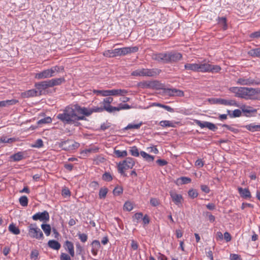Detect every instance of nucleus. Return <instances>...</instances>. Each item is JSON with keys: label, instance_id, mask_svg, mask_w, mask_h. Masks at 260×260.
Wrapping results in <instances>:
<instances>
[{"label": "nucleus", "instance_id": "f257e3e1", "mask_svg": "<svg viewBox=\"0 0 260 260\" xmlns=\"http://www.w3.org/2000/svg\"><path fill=\"white\" fill-rule=\"evenodd\" d=\"M230 90L237 97L245 99H252L255 95L260 94V89L242 87H232Z\"/></svg>", "mask_w": 260, "mask_h": 260}, {"label": "nucleus", "instance_id": "f03ea898", "mask_svg": "<svg viewBox=\"0 0 260 260\" xmlns=\"http://www.w3.org/2000/svg\"><path fill=\"white\" fill-rule=\"evenodd\" d=\"M75 107L67 106L62 111V113L57 115V118L64 124L74 123V117H76Z\"/></svg>", "mask_w": 260, "mask_h": 260}, {"label": "nucleus", "instance_id": "7ed1b4c3", "mask_svg": "<svg viewBox=\"0 0 260 260\" xmlns=\"http://www.w3.org/2000/svg\"><path fill=\"white\" fill-rule=\"evenodd\" d=\"M138 50V47H129L121 48L115 49L114 50H108L105 51L104 55L108 57H114L118 56L125 55L127 54L136 52Z\"/></svg>", "mask_w": 260, "mask_h": 260}, {"label": "nucleus", "instance_id": "20e7f679", "mask_svg": "<svg viewBox=\"0 0 260 260\" xmlns=\"http://www.w3.org/2000/svg\"><path fill=\"white\" fill-rule=\"evenodd\" d=\"M135 165V161L133 158L127 157L125 160L120 162L118 165V172L123 176H126L124 171L129 169H132Z\"/></svg>", "mask_w": 260, "mask_h": 260}, {"label": "nucleus", "instance_id": "39448f33", "mask_svg": "<svg viewBox=\"0 0 260 260\" xmlns=\"http://www.w3.org/2000/svg\"><path fill=\"white\" fill-rule=\"evenodd\" d=\"M28 236L31 238L37 240H42L44 235L42 231L37 226L36 223L30 224L28 227Z\"/></svg>", "mask_w": 260, "mask_h": 260}, {"label": "nucleus", "instance_id": "423d86ee", "mask_svg": "<svg viewBox=\"0 0 260 260\" xmlns=\"http://www.w3.org/2000/svg\"><path fill=\"white\" fill-rule=\"evenodd\" d=\"M159 73L157 69H140L133 71L131 75L134 76L153 77L158 75Z\"/></svg>", "mask_w": 260, "mask_h": 260}, {"label": "nucleus", "instance_id": "0eeeda50", "mask_svg": "<svg viewBox=\"0 0 260 260\" xmlns=\"http://www.w3.org/2000/svg\"><path fill=\"white\" fill-rule=\"evenodd\" d=\"M220 70L221 68L217 65H211L206 63H199L198 72L216 73L218 72Z\"/></svg>", "mask_w": 260, "mask_h": 260}, {"label": "nucleus", "instance_id": "6e6552de", "mask_svg": "<svg viewBox=\"0 0 260 260\" xmlns=\"http://www.w3.org/2000/svg\"><path fill=\"white\" fill-rule=\"evenodd\" d=\"M32 218L34 220H39L41 221L46 222L49 219V215L47 211H45L43 212H38L35 214Z\"/></svg>", "mask_w": 260, "mask_h": 260}, {"label": "nucleus", "instance_id": "1a4fd4ad", "mask_svg": "<svg viewBox=\"0 0 260 260\" xmlns=\"http://www.w3.org/2000/svg\"><path fill=\"white\" fill-rule=\"evenodd\" d=\"M195 123L202 128L204 127H207L210 130H211L214 132L215 131L217 128V127L214 124L209 122H202L199 120H196Z\"/></svg>", "mask_w": 260, "mask_h": 260}, {"label": "nucleus", "instance_id": "9d476101", "mask_svg": "<svg viewBox=\"0 0 260 260\" xmlns=\"http://www.w3.org/2000/svg\"><path fill=\"white\" fill-rule=\"evenodd\" d=\"M237 83L241 85H252L259 84V83L256 82L254 80L251 78H246L245 77L239 78Z\"/></svg>", "mask_w": 260, "mask_h": 260}, {"label": "nucleus", "instance_id": "9b49d317", "mask_svg": "<svg viewBox=\"0 0 260 260\" xmlns=\"http://www.w3.org/2000/svg\"><path fill=\"white\" fill-rule=\"evenodd\" d=\"M170 195L172 198V201L176 205L180 206V205L182 204L183 200L182 195L177 194L173 191H170Z\"/></svg>", "mask_w": 260, "mask_h": 260}, {"label": "nucleus", "instance_id": "f8f14e48", "mask_svg": "<svg viewBox=\"0 0 260 260\" xmlns=\"http://www.w3.org/2000/svg\"><path fill=\"white\" fill-rule=\"evenodd\" d=\"M41 91H38L35 89H30L21 93V96L23 98H29L36 96L41 95Z\"/></svg>", "mask_w": 260, "mask_h": 260}, {"label": "nucleus", "instance_id": "ddd939ff", "mask_svg": "<svg viewBox=\"0 0 260 260\" xmlns=\"http://www.w3.org/2000/svg\"><path fill=\"white\" fill-rule=\"evenodd\" d=\"M91 114L93 112H98L100 113L103 112L104 110L111 113V106H106L105 105L104 106H101L100 107H94L91 108Z\"/></svg>", "mask_w": 260, "mask_h": 260}, {"label": "nucleus", "instance_id": "4468645a", "mask_svg": "<svg viewBox=\"0 0 260 260\" xmlns=\"http://www.w3.org/2000/svg\"><path fill=\"white\" fill-rule=\"evenodd\" d=\"M182 58V55L179 53H171L167 54V62H175Z\"/></svg>", "mask_w": 260, "mask_h": 260}, {"label": "nucleus", "instance_id": "2eb2a0df", "mask_svg": "<svg viewBox=\"0 0 260 260\" xmlns=\"http://www.w3.org/2000/svg\"><path fill=\"white\" fill-rule=\"evenodd\" d=\"M74 107H75V109L79 113L82 114L86 116H89L91 114V108L88 109L85 107L81 108L78 105H74Z\"/></svg>", "mask_w": 260, "mask_h": 260}, {"label": "nucleus", "instance_id": "dca6fc26", "mask_svg": "<svg viewBox=\"0 0 260 260\" xmlns=\"http://www.w3.org/2000/svg\"><path fill=\"white\" fill-rule=\"evenodd\" d=\"M35 87L40 91L45 90L47 88L50 87L49 80L43 81L35 84Z\"/></svg>", "mask_w": 260, "mask_h": 260}, {"label": "nucleus", "instance_id": "f3484780", "mask_svg": "<svg viewBox=\"0 0 260 260\" xmlns=\"http://www.w3.org/2000/svg\"><path fill=\"white\" fill-rule=\"evenodd\" d=\"M152 58L158 61H161L164 62H167V53H159L153 54Z\"/></svg>", "mask_w": 260, "mask_h": 260}, {"label": "nucleus", "instance_id": "a211bd4d", "mask_svg": "<svg viewBox=\"0 0 260 260\" xmlns=\"http://www.w3.org/2000/svg\"><path fill=\"white\" fill-rule=\"evenodd\" d=\"M167 92L168 93V94L170 96H184L183 91L177 89H168Z\"/></svg>", "mask_w": 260, "mask_h": 260}, {"label": "nucleus", "instance_id": "6ab92c4d", "mask_svg": "<svg viewBox=\"0 0 260 260\" xmlns=\"http://www.w3.org/2000/svg\"><path fill=\"white\" fill-rule=\"evenodd\" d=\"M50 75L48 69L43 71L42 72L37 73L35 75V78L38 79H42L44 78H50Z\"/></svg>", "mask_w": 260, "mask_h": 260}, {"label": "nucleus", "instance_id": "aec40b11", "mask_svg": "<svg viewBox=\"0 0 260 260\" xmlns=\"http://www.w3.org/2000/svg\"><path fill=\"white\" fill-rule=\"evenodd\" d=\"M127 91L124 89H112L108 90V96L109 95H123L127 93Z\"/></svg>", "mask_w": 260, "mask_h": 260}, {"label": "nucleus", "instance_id": "412c9836", "mask_svg": "<svg viewBox=\"0 0 260 260\" xmlns=\"http://www.w3.org/2000/svg\"><path fill=\"white\" fill-rule=\"evenodd\" d=\"M238 191L241 197L247 199L251 197L250 191L247 188L243 189L242 187H238Z\"/></svg>", "mask_w": 260, "mask_h": 260}, {"label": "nucleus", "instance_id": "4be33fe9", "mask_svg": "<svg viewBox=\"0 0 260 260\" xmlns=\"http://www.w3.org/2000/svg\"><path fill=\"white\" fill-rule=\"evenodd\" d=\"M65 80L64 78H55L51 80H49V82L50 87L54 86L59 85L62 82H64Z\"/></svg>", "mask_w": 260, "mask_h": 260}, {"label": "nucleus", "instance_id": "5701e85b", "mask_svg": "<svg viewBox=\"0 0 260 260\" xmlns=\"http://www.w3.org/2000/svg\"><path fill=\"white\" fill-rule=\"evenodd\" d=\"M157 84L156 82H140L139 84V86L145 88H153Z\"/></svg>", "mask_w": 260, "mask_h": 260}, {"label": "nucleus", "instance_id": "b1692460", "mask_svg": "<svg viewBox=\"0 0 260 260\" xmlns=\"http://www.w3.org/2000/svg\"><path fill=\"white\" fill-rule=\"evenodd\" d=\"M59 146L63 149L65 150H72L71 146V140H67L65 141L61 142L59 144Z\"/></svg>", "mask_w": 260, "mask_h": 260}, {"label": "nucleus", "instance_id": "393cba45", "mask_svg": "<svg viewBox=\"0 0 260 260\" xmlns=\"http://www.w3.org/2000/svg\"><path fill=\"white\" fill-rule=\"evenodd\" d=\"M184 67L186 70L198 72L199 63H186Z\"/></svg>", "mask_w": 260, "mask_h": 260}, {"label": "nucleus", "instance_id": "a878e982", "mask_svg": "<svg viewBox=\"0 0 260 260\" xmlns=\"http://www.w3.org/2000/svg\"><path fill=\"white\" fill-rule=\"evenodd\" d=\"M48 245L49 247L55 250H58L60 248V244L58 242L55 240H49Z\"/></svg>", "mask_w": 260, "mask_h": 260}, {"label": "nucleus", "instance_id": "bb28decb", "mask_svg": "<svg viewBox=\"0 0 260 260\" xmlns=\"http://www.w3.org/2000/svg\"><path fill=\"white\" fill-rule=\"evenodd\" d=\"M223 105H229V106H237L236 102L235 100H227L225 99H220L219 104Z\"/></svg>", "mask_w": 260, "mask_h": 260}, {"label": "nucleus", "instance_id": "cd10ccee", "mask_svg": "<svg viewBox=\"0 0 260 260\" xmlns=\"http://www.w3.org/2000/svg\"><path fill=\"white\" fill-rule=\"evenodd\" d=\"M131 108V106L127 104H120L119 105V106L117 107L111 106V110H112V112H113L115 111H119L121 110L129 109Z\"/></svg>", "mask_w": 260, "mask_h": 260}, {"label": "nucleus", "instance_id": "c85d7f7f", "mask_svg": "<svg viewBox=\"0 0 260 260\" xmlns=\"http://www.w3.org/2000/svg\"><path fill=\"white\" fill-rule=\"evenodd\" d=\"M248 54L252 57L260 58V47L251 49L248 52Z\"/></svg>", "mask_w": 260, "mask_h": 260}, {"label": "nucleus", "instance_id": "c756f323", "mask_svg": "<svg viewBox=\"0 0 260 260\" xmlns=\"http://www.w3.org/2000/svg\"><path fill=\"white\" fill-rule=\"evenodd\" d=\"M18 102L16 100H6L0 102V107H6L8 105H14Z\"/></svg>", "mask_w": 260, "mask_h": 260}, {"label": "nucleus", "instance_id": "7c9ffc66", "mask_svg": "<svg viewBox=\"0 0 260 260\" xmlns=\"http://www.w3.org/2000/svg\"><path fill=\"white\" fill-rule=\"evenodd\" d=\"M66 246L68 249L69 252L72 256H74V249L73 243L71 242L67 241L66 242Z\"/></svg>", "mask_w": 260, "mask_h": 260}, {"label": "nucleus", "instance_id": "2f4dec72", "mask_svg": "<svg viewBox=\"0 0 260 260\" xmlns=\"http://www.w3.org/2000/svg\"><path fill=\"white\" fill-rule=\"evenodd\" d=\"M241 109L243 112L246 113H255L256 112V110L255 109H254L251 107L246 106L245 105L242 106L241 107Z\"/></svg>", "mask_w": 260, "mask_h": 260}, {"label": "nucleus", "instance_id": "473e14b6", "mask_svg": "<svg viewBox=\"0 0 260 260\" xmlns=\"http://www.w3.org/2000/svg\"><path fill=\"white\" fill-rule=\"evenodd\" d=\"M245 127L248 130L252 132L260 131V125H255L254 124H250L245 126Z\"/></svg>", "mask_w": 260, "mask_h": 260}, {"label": "nucleus", "instance_id": "72a5a7b5", "mask_svg": "<svg viewBox=\"0 0 260 260\" xmlns=\"http://www.w3.org/2000/svg\"><path fill=\"white\" fill-rule=\"evenodd\" d=\"M9 231L14 235H18L20 234V230L14 224H10L9 226Z\"/></svg>", "mask_w": 260, "mask_h": 260}, {"label": "nucleus", "instance_id": "f704fd0d", "mask_svg": "<svg viewBox=\"0 0 260 260\" xmlns=\"http://www.w3.org/2000/svg\"><path fill=\"white\" fill-rule=\"evenodd\" d=\"M41 228L43 231L44 232L45 235L47 236H48L50 235L51 233V226L49 224H42L41 225Z\"/></svg>", "mask_w": 260, "mask_h": 260}, {"label": "nucleus", "instance_id": "c9c22d12", "mask_svg": "<svg viewBox=\"0 0 260 260\" xmlns=\"http://www.w3.org/2000/svg\"><path fill=\"white\" fill-rule=\"evenodd\" d=\"M140 154L144 158L149 162L152 161L154 160V157L153 156L147 154L144 151H141Z\"/></svg>", "mask_w": 260, "mask_h": 260}, {"label": "nucleus", "instance_id": "e433bc0d", "mask_svg": "<svg viewBox=\"0 0 260 260\" xmlns=\"http://www.w3.org/2000/svg\"><path fill=\"white\" fill-rule=\"evenodd\" d=\"M142 125V122H140L138 124H129L124 128V129H139Z\"/></svg>", "mask_w": 260, "mask_h": 260}, {"label": "nucleus", "instance_id": "4c0bfd02", "mask_svg": "<svg viewBox=\"0 0 260 260\" xmlns=\"http://www.w3.org/2000/svg\"><path fill=\"white\" fill-rule=\"evenodd\" d=\"M159 125L162 127H174V123L169 120H163L159 122Z\"/></svg>", "mask_w": 260, "mask_h": 260}, {"label": "nucleus", "instance_id": "58836bf2", "mask_svg": "<svg viewBox=\"0 0 260 260\" xmlns=\"http://www.w3.org/2000/svg\"><path fill=\"white\" fill-rule=\"evenodd\" d=\"M11 158L14 161H19L23 159V155L22 152H19L12 155Z\"/></svg>", "mask_w": 260, "mask_h": 260}, {"label": "nucleus", "instance_id": "ea45409f", "mask_svg": "<svg viewBox=\"0 0 260 260\" xmlns=\"http://www.w3.org/2000/svg\"><path fill=\"white\" fill-rule=\"evenodd\" d=\"M218 23L220 25L223 30H225L227 28L226 18L225 17L219 18L218 20Z\"/></svg>", "mask_w": 260, "mask_h": 260}, {"label": "nucleus", "instance_id": "a19ab883", "mask_svg": "<svg viewBox=\"0 0 260 260\" xmlns=\"http://www.w3.org/2000/svg\"><path fill=\"white\" fill-rule=\"evenodd\" d=\"M99 148L96 147H91L83 151V154H87L88 153H96L98 151Z\"/></svg>", "mask_w": 260, "mask_h": 260}, {"label": "nucleus", "instance_id": "79ce46f5", "mask_svg": "<svg viewBox=\"0 0 260 260\" xmlns=\"http://www.w3.org/2000/svg\"><path fill=\"white\" fill-rule=\"evenodd\" d=\"M108 192V189L107 188H101L99 192V198L100 199H104Z\"/></svg>", "mask_w": 260, "mask_h": 260}, {"label": "nucleus", "instance_id": "37998d69", "mask_svg": "<svg viewBox=\"0 0 260 260\" xmlns=\"http://www.w3.org/2000/svg\"><path fill=\"white\" fill-rule=\"evenodd\" d=\"M114 153L116 155V156L118 157H122L127 156V153L125 150L120 151L119 150H115Z\"/></svg>", "mask_w": 260, "mask_h": 260}, {"label": "nucleus", "instance_id": "c03bdc74", "mask_svg": "<svg viewBox=\"0 0 260 260\" xmlns=\"http://www.w3.org/2000/svg\"><path fill=\"white\" fill-rule=\"evenodd\" d=\"M113 99L111 97L106 98L104 99L103 101L101 103V104L103 106L105 105L111 106L110 104L113 102Z\"/></svg>", "mask_w": 260, "mask_h": 260}, {"label": "nucleus", "instance_id": "a18cd8bd", "mask_svg": "<svg viewBox=\"0 0 260 260\" xmlns=\"http://www.w3.org/2000/svg\"><path fill=\"white\" fill-rule=\"evenodd\" d=\"M15 141L14 138H7L6 137H2L0 139V143H11Z\"/></svg>", "mask_w": 260, "mask_h": 260}, {"label": "nucleus", "instance_id": "49530a36", "mask_svg": "<svg viewBox=\"0 0 260 260\" xmlns=\"http://www.w3.org/2000/svg\"><path fill=\"white\" fill-rule=\"evenodd\" d=\"M19 203L22 206H26L28 204V199L26 196H22L19 198Z\"/></svg>", "mask_w": 260, "mask_h": 260}, {"label": "nucleus", "instance_id": "de8ad7c7", "mask_svg": "<svg viewBox=\"0 0 260 260\" xmlns=\"http://www.w3.org/2000/svg\"><path fill=\"white\" fill-rule=\"evenodd\" d=\"M130 152L131 154L134 156H138L139 155L138 149L136 146H133L131 147L130 149Z\"/></svg>", "mask_w": 260, "mask_h": 260}, {"label": "nucleus", "instance_id": "09e8293b", "mask_svg": "<svg viewBox=\"0 0 260 260\" xmlns=\"http://www.w3.org/2000/svg\"><path fill=\"white\" fill-rule=\"evenodd\" d=\"M93 92L97 94H101L104 96H108V90H94Z\"/></svg>", "mask_w": 260, "mask_h": 260}, {"label": "nucleus", "instance_id": "8fccbe9b", "mask_svg": "<svg viewBox=\"0 0 260 260\" xmlns=\"http://www.w3.org/2000/svg\"><path fill=\"white\" fill-rule=\"evenodd\" d=\"M133 208L132 204L129 202H126L124 205L123 209L125 210L130 211Z\"/></svg>", "mask_w": 260, "mask_h": 260}, {"label": "nucleus", "instance_id": "3c124183", "mask_svg": "<svg viewBox=\"0 0 260 260\" xmlns=\"http://www.w3.org/2000/svg\"><path fill=\"white\" fill-rule=\"evenodd\" d=\"M181 181V184H187L191 182V179L188 177H181L180 179H178V181Z\"/></svg>", "mask_w": 260, "mask_h": 260}, {"label": "nucleus", "instance_id": "603ef678", "mask_svg": "<svg viewBox=\"0 0 260 260\" xmlns=\"http://www.w3.org/2000/svg\"><path fill=\"white\" fill-rule=\"evenodd\" d=\"M51 121H52L51 118L50 117H46L45 118L40 120L38 122V123L39 124H42V123H50L51 122Z\"/></svg>", "mask_w": 260, "mask_h": 260}, {"label": "nucleus", "instance_id": "864d4df0", "mask_svg": "<svg viewBox=\"0 0 260 260\" xmlns=\"http://www.w3.org/2000/svg\"><path fill=\"white\" fill-rule=\"evenodd\" d=\"M188 196L193 199L196 198L198 194L197 191L195 189H190L188 191Z\"/></svg>", "mask_w": 260, "mask_h": 260}, {"label": "nucleus", "instance_id": "5fc2aeb1", "mask_svg": "<svg viewBox=\"0 0 260 260\" xmlns=\"http://www.w3.org/2000/svg\"><path fill=\"white\" fill-rule=\"evenodd\" d=\"M103 179L105 181H110L112 180V177L109 173H105L103 175Z\"/></svg>", "mask_w": 260, "mask_h": 260}, {"label": "nucleus", "instance_id": "6e6d98bb", "mask_svg": "<svg viewBox=\"0 0 260 260\" xmlns=\"http://www.w3.org/2000/svg\"><path fill=\"white\" fill-rule=\"evenodd\" d=\"M150 203V204L154 207H156L159 204V200L156 198H151Z\"/></svg>", "mask_w": 260, "mask_h": 260}, {"label": "nucleus", "instance_id": "4d7b16f0", "mask_svg": "<svg viewBox=\"0 0 260 260\" xmlns=\"http://www.w3.org/2000/svg\"><path fill=\"white\" fill-rule=\"evenodd\" d=\"M39 255V252L37 250H34L31 251L30 254V257L31 259H34L35 260L38 258V256Z\"/></svg>", "mask_w": 260, "mask_h": 260}, {"label": "nucleus", "instance_id": "13d9d810", "mask_svg": "<svg viewBox=\"0 0 260 260\" xmlns=\"http://www.w3.org/2000/svg\"><path fill=\"white\" fill-rule=\"evenodd\" d=\"M43 145V142L41 139H38L35 144L33 145V147L37 148H40Z\"/></svg>", "mask_w": 260, "mask_h": 260}, {"label": "nucleus", "instance_id": "bf43d9fd", "mask_svg": "<svg viewBox=\"0 0 260 260\" xmlns=\"http://www.w3.org/2000/svg\"><path fill=\"white\" fill-rule=\"evenodd\" d=\"M122 190H123V189L121 187H116L113 190V193L115 195L118 196L122 192Z\"/></svg>", "mask_w": 260, "mask_h": 260}, {"label": "nucleus", "instance_id": "052dcab7", "mask_svg": "<svg viewBox=\"0 0 260 260\" xmlns=\"http://www.w3.org/2000/svg\"><path fill=\"white\" fill-rule=\"evenodd\" d=\"M60 260H71L70 256L64 253H62L60 257Z\"/></svg>", "mask_w": 260, "mask_h": 260}, {"label": "nucleus", "instance_id": "680f3d73", "mask_svg": "<svg viewBox=\"0 0 260 260\" xmlns=\"http://www.w3.org/2000/svg\"><path fill=\"white\" fill-rule=\"evenodd\" d=\"M241 115V111L239 109H236L233 111L232 117H239Z\"/></svg>", "mask_w": 260, "mask_h": 260}, {"label": "nucleus", "instance_id": "e2e57ef3", "mask_svg": "<svg viewBox=\"0 0 260 260\" xmlns=\"http://www.w3.org/2000/svg\"><path fill=\"white\" fill-rule=\"evenodd\" d=\"M79 239L82 242H85L87 241V236L85 234H79Z\"/></svg>", "mask_w": 260, "mask_h": 260}, {"label": "nucleus", "instance_id": "0e129e2a", "mask_svg": "<svg viewBox=\"0 0 260 260\" xmlns=\"http://www.w3.org/2000/svg\"><path fill=\"white\" fill-rule=\"evenodd\" d=\"M92 248L98 249L100 247V243L97 240H94L92 242Z\"/></svg>", "mask_w": 260, "mask_h": 260}, {"label": "nucleus", "instance_id": "69168bd1", "mask_svg": "<svg viewBox=\"0 0 260 260\" xmlns=\"http://www.w3.org/2000/svg\"><path fill=\"white\" fill-rule=\"evenodd\" d=\"M206 215L208 217V220L210 222H212L214 221V220H215V217L213 215H212L210 213H209L208 212H207L206 213Z\"/></svg>", "mask_w": 260, "mask_h": 260}, {"label": "nucleus", "instance_id": "338daca9", "mask_svg": "<svg viewBox=\"0 0 260 260\" xmlns=\"http://www.w3.org/2000/svg\"><path fill=\"white\" fill-rule=\"evenodd\" d=\"M196 166L201 168L204 166V162L201 159H198L195 162Z\"/></svg>", "mask_w": 260, "mask_h": 260}, {"label": "nucleus", "instance_id": "774afa93", "mask_svg": "<svg viewBox=\"0 0 260 260\" xmlns=\"http://www.w3.org/2000/svg\"><path fill=\"white\" fill-rule=\"evenodd\" d=\"M250 37L253 38H257L260 37V31H255L251 34Z\"/></svg>", "mask_w": 260, "mask_h": 260}]
</instances>
